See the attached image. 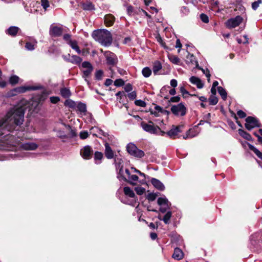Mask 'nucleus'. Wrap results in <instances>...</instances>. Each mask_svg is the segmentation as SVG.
Segmentation results:
<instances>
[{
	"instance_id": "obj_43",
	"label": "nucleus",
	"mask_w": 262,
	"mask_h": 262,
	"mask_svg": "<svg viewBox=\"0 0 262 262\" xmlns=\"http://www.w3.org/2000/svg\"><path fill=\"white\" fill-rule=\"evenodd\" d=\"M103 158V155L102 152L97 151L94 153V160L95 161L101 160Z\"/></svg>"
},
{
	"instance_id": "obj_17",
	"label": "nucleus",
	"mask_w": 262,
	"mask_h": 262,
	"mask_svg": "<svg viewBox=\"0 0 262 262\" xmlns=\"http://www.w3.org/2000/svg\"><path fill=\"white\" fill-rule=\"evenodd\" d=\"M81 8L85 11H92L95 9L94 4H93L90 1H86L85 2H81L80 3Z\"/></svg>"
},
{
	"instance_id": "obj_37",
	"label": "nucleus",
	"mask_w": 262,
	"mask_h": 262,
	"mask_svg": "<svg viewBox=\"0 0 262 262\" xmlns=\"http://www.w3.org/2000/svg\"><path fill=\"white\" fill-rule=\"evenodd\" d=\"M19 80V78L18 76L16 75H12L9 78V82L12 85H14L18 83Z\"/></svg>"
},
{
	"instance_id": "obj_18",
	"label": "nucleus",
	"mask_w": 262,
	"mask_h": 262,
	"mask_svg": "<svg viewBox=\"0 0 262 262\" xmlns=\"http://www.w3.org/2000/svg\"><path fill=\"white\" fill-rule=\"evenodd\" d=\"M189 80L191 83L196 85L198 89H202L204 86V83L199 77L196 76H191Z\"/></svg>"
},
{
	"instance_id": "obj_25",
	"label": "nucleus",
	"mask_w": 262,
	"mask_h": 262,
	"mask_svg": "<svg viewBox=\"0 0 262 262\" xmlns=\"http://www.w3.org/2000/svg\"><path fill=\"white\" fill-rule=\"evenodd\" d=\"M118 161H117L116 158H114V162L116 164V167L117 169H119V174H121L123 172V160L121 159H118Z\"/></svg>"
},
{
	"instance_id": "obj_38",
	"label": "nucleus",
	"mask_w": 262,
	"mask_h": 262,
	"mask_svg": "<svg viewBox=\"0 0 262 262\" xmlns=\"http://www.w3.org/2000/svg\"><path fill=\"white\" fill-rule=\"evenodd\" d=\"M104 75V72L102 70H97L95 74V78L96 80H101L102 79Z\"/></svg>"
},
{
	"instance_id": "obj_2",
	"label": "nucleus",
	"mask_w": 262,
	"mask_h": 262,
	"mask_svg": "<svg viewBox=\"0 0 262 262\" xmlns=\"http://www.w3.org/2000/svg\"><path fill=\"white\" fill-rule=\"evenodd\" d=\"M93 38L102 45L108 47L113 41L112 35L106 29H98L94 30L92 34Z\"/></svg>"
},
{
	"instance_id": "obj_5",
	"label": "nucleus",
	"mask_w": 262,
	"mask_h": 262,
	"mask_svg": "<svg viewBox=\"0 0 262 262\" xmlns=\"http://www.w3.org/2000/svg\"><path fill=\"white\" fill-rule=\"evenodd\" d=\"M246 123L245 127L248 130H251L255 127H260L262 126L259 120L254 117L248 116L245 119Z\"/></svg>"
},
{
	"instance_id": "obj_59",
	"label": "nucleus",
	"mask_w": 262,
	"mask_h": 262,
	"mask_svg": "<svg viewBox=\"0 0 262 262\" xmlns=\"http://www.w3.org/2000/svg\"><path fill=\"white\" fill-rule=\"evenodd\" d=\"M71 35L69 34H65L63 36V39L67 41V42H70V41H72L71 39Z\"/></svg>"
},
{
	"instance_id": "obj_56",
	"label": "nucleus",
	"mask_w": 262,
	"mask_h": 262,
	"mask_svg": "<svg viewBox=\"0 0 262 262\" xmlns=\"http://www.w3.org/2000/svg\"><path fill=\"white\" fill-rule=\"evenodd\" d=\"M170 217L171 214H165V215L164 216L162 220L165 224H168Z\"/></svg>"
},
{
	"instance_id": "obj_29",
	"label": "nucleus",
	"mask_w": 262,
	"mask_h": 262,
	"mask_svg": "<svg viewBox=\"0 0 262 262\" xmlns=\"http://www.w3.org/2000/svg\"><path fill=\"white\" fill-rule=\"evenodd\" d=\"M217 91L223 100H226L227 98V93L225 89L220 86L217 88Z\"/></svg>"
},
{
	"instance_id": "obj_55",
	"label": "nucleus",
	"mask_w": 262,
	"mask_h": 262,
	"mask_svg": "<svg viewBox=\"0 0 262 262\" xmlns=\"http://www.w3.org/2000/svg\"><path fill=\"white\" fill-rule=\"evenodd\" d=\"M237 115L240 118H244L246 117V114L242 110H238L237 112Z\"/></svg>"
},
{
	"instance_id": "obj_19",
	"label": "nucleus",
	"mask_w": 262,
	"mask_h": 262,
	"mask_svg": "<svg viewBox=\"0 0 262 262\" xmlns=\"http://www.w3.org/2000/svg\"><path fill=\"white\" fill-rule=\"evenodd\" d=\"M19 30V28L16 26H11L6 31V33L7 34L11 36L12 37H14L16 36L18 31Z\"/></svg>"
},
{
	"instance_id": "obj_3",
	"label": "nucleus",
	"mask_w": 262,
	"mask_h": 262,
	"mask_svg": "<svg viewBox=\"0 0 262 262\" xmlns=\"http://www.w3.org/2000/svg\"><path fill=\"white\" fill-rule=\"evenodd\" d=\"M41 89L40 86H21L15 88H14L10 90L8 92V95L9 97H13L16 96L19 94L25 93L28 91L31 90H37Z\"/></svg>"
},
{
	"instance_id": "obj_47",
	"label": "nucleus",
	"mask_w": 262,
	"mask_h": 262,
	"mask_svg": "<svg viewBox=\"0 0 262 262\" xmlns=\"http://www.w3.org/2000/svg\"><path fill=\"white\" fill-rule=\"evenodd\" d=\"M200 17L202 22L204 23H208L209 22V17L206 14L202 13Z\"/></svg>"
},
{
	"instance_id": "obj_54",
	"label": "nucleus",
	"mask_w": 262,
	"mask_h": 262,
	"mask_svg": "<svg viewBox=\"0 0 262 262\" xmlns=\"http://www.w3.org/2000/svg\"><path fill=\"white\" fill-rule=\"evenodd\" d=\"M124 91L126 92H129L132 91L133 90V86L130 83H127L125 85L124 87Z\"/></svg>"
},
{
	"instance_id": "obj_52",
	"label": "nucleus",
	"mask_w": 262,
	"mask_h": 262,
	"mask_svg": "<svg viewBox=\"0 0 262 262\" xmlns=\"http://www.w3.org/2000/svg\"><path fill=\"white\" fill-rule=\"evenodd\" d=\"M41 4L45 10H47V9L50 6L48 0H41Z\"/></svg>"
},
{
	"instance_id": "obj_64",
	"label": "nucleus",
	"mask_w": 262,
	"mask_h": 262,
	"mask_svg": "<svg viewBox=\"0 0 262 262\" xmlns=\"http://www.w3.org/2000/svg\"><path fill=\"white\" fill-rule=\"evenodd\" d=\"M181 11L185 14H187L189 11V9L185 6L182 7Z\"/></svg>"
},
{
	"instance_id": "obj_20",
	"label": "nucleus",
	"mask_w": 262,
	"mask_h": 262,
	"mask_svg": "<svg viewBox=\"0 0 262 262\" xmlns=\"http://www.w3.org/2000/svg\"><path fill=\"white\" fill-rule=\"evenodd\" d=\"M238 134L242 137L245 139L247 141H252L253 138L251 137V135L248 132L245 131L244 129L242 128H239L238 130Z\"/></svg>"
},
{
	"instance_id": "obj_45",
	"label": "nucleus",
	"mask_w": 262,
	"mask_h": 262,
	"mask_svg": "<svg viewBox=\"0 0 262 262\" xmlns=\"http://www.w3.org/2000/svg\"><path fill=\"white\" fill-rule=\"evenodd\" d=\"M135 190L138 195H142L145 192V189L142 187H137L135 188Z\"/></svg>"
},
{
	"instance_id": "obj_13",
	"label": "nucleus",
	"mask_w": 262,
	"mask_h": 262,
	"mask_svg": "<svg viewBox=\"0 0 262 262\" xmlns=\"http://www.w3.org/2000/svg\"><path fill=\"white\" fill-rule=\"evenodd\" d=\"M63 29L57 26L51 25L50 28L49 34L52 37H58L62 35Z\"/></svg>"
},
{
	"instance_id": "obj_16",
	"label": "nucleus",
	"mask_w": 262,
	"mask_h": 262,
	"mask_svg": "<svg viewBox=\"0 0 262 262\" xmlns=\"http://www.w3.org/2000/svg\"><path fill=\"white\" fill-rule=\"evenodd\" d=\"M151 183L154 187L159 190L163 191L165 189L164 184L158 179L156 178H151L150 180Z\"/></svg>"
},
{
	"instance_id": "obj_12",
	"label": "nucleus",
	"mask_w": 262,
	"mask_h": 262,
	"mask_svg": "<svg viewBox=\"0 0 262 262\" xmlns=\"http://www.w3.org/2000/svg\"><path fill=\"white\" fill-rule=\"evenodd\" d=\"M81 66L83 68L86 69V70H83L82 72V77L84 78L86 80V78L89 77L91 75L92 72L94 70V67L89 61L83 62L81 64Z\"/></svg>"
},
{
	"instance_id": "obj_61",
	"label": "nucleus",
	"mask_w": 262,
	"mask_h": 262,
	"mask_svg": "<svg viewBox=\"0 0 262 262\" xmlns=\"http://www.w3.org/2000/svg\"><path fill=\"white\" fill-rule=\"evenodd\" d=\"M98 133L99 135H102L105 137H106L109 135L108 133L104 132L103 130L100 128H98Z\"/></svg>"
},
{
	"instance_id": "obj_32",
	"label": "nucleus",
	"mask_w": 262,
	"mask_h": 262,
	"mask_svg": "<svg viewBox=\"0 0 262 262\" xmlns=\"http://www.w3.org/2000/svg\"><path fill=\"white\" fill-rule=\"evenodd\" d=\"M123 191L124 194L130 197V198H134L135 196V194L134 191L130 189L129 187L126 186L123 188Z\"/></svg>"
},
{
	"instance_id": "obj_44",
	"label": "nucleus",
	"mask_w": 262,
	"mask_h": 262,
	"mask_svg": "<svg viewBox=\"0 0 262 262\" xmlns=\"http://www.w3.org/2000/svg\"><path fill=\"white\" fill-rule=\"evenodd\" d=\"M125 97H127L130 100H134L137 97V93L136 91H133L128 93Z\"/></svg>"
},
{
	"instance_id": "obj_9",
	"label": "nucleus",
	"mask_w": 262,
	"mask_h": 262,
	"mask_svg": "<svg viewBox=\"0 0 262 262\" xmlns=\"http://www.w3.org/2000/svg\"><path fill=\"white\" fill-rule=\"evenodd\" d=\"M243 18L240 15H237L234 18L228 19L226 23V27L228 29L234 28L238 26L243 21Z\"/></svg>"
},
{
	"instance_id": "obj_39",
	"label": "nucleus",
	"mask_w": 262,
	"mask_h": 262,
	"mask_svg": "<svg viewBox=\"0 0 262 262\" xmlns=\"http://www.w3.org/2000/svg\"><path fill=\"white\" fill-rule=\"evenodd\" d=\"M174 125H173L172 126L171 129L170 130L166 132V135L172 139H175L176 136L178 135L174 130Z\"/></svg>"
},
{
	"instance_id": "obj_58",
	"label": "nucleus",
	"mask_w": 262,
	"mask_h": 262,
	"mask_svg": "<svg viewBox=\"0 0 262 262\" xmlns=\"http://www.w3.org/2000/svg\"><path fill=\"white\" fill-rule=\"evenodd\" d=\"M116 96L119 97L120 101L122 100L123 96H126V95L123 91H119L116 94Z\"/></svg>"
},
{
	"instance_id": "obj_51",
	"label": "nucleus",
	"mask_w": 262,
	"mask_h": 262,
	"mask_svg": "<svg viewBox=\"0 0 262 262\" xmlns=\"http://www.w3.org/2000/svg\"><path fill=\"white\" fill-rule=\"evenodd\" d=\"M50 101L53 104H56L60 101V98L58 96H52L50 98Z\"/></svg>"
},
{
	"instance_id": "obj_36",
	"label": "nucleus",
	"mask_w": 262,
	"mask_h": 262,
	"mask_svg": "<svg viewBox=\"0 0 262 262\" xmlns=\"http://www.w3.org/2000/svg\"><path fill=\"white\" fill-rule=\"evenodd\" d=\"M218 98L215 95H211L208 99L209 105H216L218 102Z\"/></svg>"
},
{
	"instance_id": "obj_34",
	"label": "nucleus",
	"mask_w": 262,
	"mask_h": 262,
	"mask_svg": "<svg viewBox=\"0 0 262 262\" xmlns=\"http://www.w3.org/2000/svg\"><path fill=\"white\" fill-rule=\"evenodd\" d=\"M77 107L78 110L81 113H85L86 112V104L81 102H79L78 103Z\"/></svg>"
},
{
	"instance_id": "obj_41",
	"label": "nucleus",
	"mask_w": 262,
	"mask_h": 262,
	"mask_svg": "<svg viewBox=\"0 0 262 262\" xmlns=\"http://www.w3.org/2000/svg\"><path fill=\"white\" fill-rule=\"evenodd\" d=\"M64 105L69 106L70 108H74L76 107V104L75 101L71 99H67L64 102Z\"/></svg>"
},
{
	"instance_id": "obj_30",
	"label": "nucleus",
	"mask_w": 262,
	"mask_h": 262,
	"mask_svg": "<svg viewBox=\"0 0 262 262\" xmlns=\"http://www.w3.org/2000/svg\"><path fill=\"white\" fill-rule=\"evenodd\" d=\"M68 44L73 49L75 50L77 53H81V50L77 45V41L76 40L70 41V42H68Z\"/></svg>"
},
{
	"instance_id": "obj_4",
	"label": "nucleus",
	"mask_w": 262,
	"mask_h": 262,
	"mask_svg": "<svg viewBox=\"0 0 262 262\" xmlns=\"http://www.w3.org/2000/svg\"><path fill=\"white\" fill-rule=\"evenodd\" d=\"M126 150L129 155L137 158H141L145 155L144 152L138 149L136 145L133 143H129L127 145Z\"/></svg>"
},
{
	"instance_id": "obj_48",
	"label": "nucleus",
	"mask_w": 262,
	"mask_h": 262,
	"mask_svg": "<svg viewBox=\"0 0 262 262\" xmlns=\"http://www.w3.org/2000/svg\"><path fill=\"white\" fill-rule=\"evenodd\" d=\"M124 84V81L122 79H117L114 81V85L116 86H121Z\"/></svg>"
},
{
	"instance_id": "obj_8",
	"label": "nucleus",
	"mask_w": 262,
	"mask_h": 262,
	"mask_svg": "<svg viewBox=\"0 0 262 262\" xmlns=\"http://www.w3.org/2000/svg\"><path fill=\"white\" fill-rule=\"evenodd\" d=\"M148 123L149 124H147L144 121L141 122V126L144 130L150 134H158V129H160V127L158 126H155L153 122L151 121H149Z\"/></svg>"
},
{
	"instance_id": "obj_35",
	"label": "nucleus",
	"mask_w": 262,
	"mask_h": 262,
	"mask_svg": "<svg viewBox=\"0 0 262 262\" xmlns=\"http://www.w3.org/2000/svg\"><path fill=\"white\" fill-rule=\"evenodd\" d=\"M142 74L144 77H149L151 74V70L149 67H145L142 70Z\"/></svg>"
},
{
	"instance_id": "obj_40",
	"label": "nucleus",
	"mask_w": 262,
	"mask_h": 262,
	"mask_svg": "<svg viewBox=\"0 0 262 262\" xmlns=\"http://www.w3.org/2000/svg\"><path fill=\"white\" fill-rule=\"evenodd\" d=\"M159 193H153L151 192L147 194L146 196V199L149 201V202H152L156 200V198L159 195Z\"/></svg>"
},
{
	"instance_id": "obj_63",
	"label": "nucleus",
	"mask_w": 262,
	"mask_h": 262,
	"mask_svg": "<svg viewBox=\"0 0 262 262\" xmlns=\"http://www.w3.org/2000/svg\"><path fill=\"white\" fill-rule=\"evenodd\" d=\"M117 71L121 75L123 76L126 74V72L123 69L117 67Z\"/></svg>"
},
{
	"instance_id": "obj_42",
	"label": "nucleus",
	"mask_w": 262,
	"mask_h": 262,
	"mask_svg": "<svg viewBox=\"0 0 262 262\" xmlns=\"http://www.w3.org/2000/svg\"><path fill=\"white\" fill-rule=\"evenodd\" d=\"M188 55L186 56V58L189 62L192 64H194V63L197 61L196 60L195 57L194 56L193 54H190L189 52H188Z\"/></svg>"
},
{
	"instance_id": "obj_24",
	"label": "nucleus",
	"mask_w": 262,
	"mask_h": 262,
	"mask_svg": "<svg viewBox=\"0 0 262 262\" xmlns=\"http://www.w3.org/2000/svg\"><path fill=\"white\" fill-rule=\"evenodd\" d=\"M162 68V64L159 60L155 61L153 63L152 70L154 74L157 75Z\"/></svg>"
},
{
	"instance_id": "obj_53",
	"label": "nucleus",
	"mask_w": 262,
	"mask_h": 262,
	"mask_svg": "<svg viewBox=\"0 0 262 262\" xmlns=\"http://www.w3.org/2000/svg\"><path fill=\"white\" fill-rule=\"evenodd\" d=\"M181 100V98L179 96H173L170 98L169 100V102H179Z\"/></svg>"
},
{
	"instance_id": "obj_23",
	"label": "nucleus",
	"mask_w": 262,
	"mask_h": 262,
	"mask_svg": "<svg viewBox=\"0 0 262 262\" xmlns=\"http://www.w3.org/2000/svg\"><path fill=\"white\" fill-rule=\"evenodd\" d=\"M248 145L249 148L253 151L254 154L262 160V152H260L258 149H257L253 145L250 144L249 143H248L247 142H245Z\"/></svg>"
},
{
	"instance_id": "obj_1",
	"label": "nucleus",
	"mask_w": 262,
	"mask_h": 262,
	"mask_svg": "<svg viewBox=\"0 0 262 262\" xmlns=\"http://www.w3.org/2000/svg\"><path fill=\"white\" fill-rule=\"evenodd\" d=\"M27 105L21 104L17 107L9 111L7 114L8 118L10 121H13L12 124H5V122L0 121V131L12 132L15 129L17 126L21 125L24 121V114L27 108Z\"/></svg>"
},
{
	"instance_id": "obj_46",
	"label": "nucleus",
	"mask_w": 262,
	"mask_h": 262,
	"mask_svg": "<svg viewBox=\"0 0 262 262\" xmlns=\"http://www.w3.org/2000/svg\"><path fill=\"white\" fill-rule=\"evenodd\" d=\"M135 104L137 106L141 107H145L146 106V103L142 100H136L135 101Z\"/></svg>"
},
{
	"instance_id": "obj_15",
	"label": "nucleus",
	"mask_w": 262,
	"mask_h": 262,
	"mask_svg": "<svg viewBox=\"0 0 262 262\" xmlns=\"http://www.w3.org/2000/svg\"><path fill=\"white\" fill-rule=\"evenodd\" d=\"M105 150L104 154L106 158L108 159H112L114 158V151L112 149L110 144L107 142L104 144Z\"/></svg>"
},
{
	"instance_id": "obj_26",
	"label": "nucleus",
	"mask_w": 262,
	"mask_h": 262,
	"mask_svg": "<svg viewBox=\"0 0 262 262\" xmlns=\"http://www.w3.org/2000/svg\"><path fill=\"white\" fill-rule=\"evenodd\" d=\"M156 40L157 42H158L160 45L165 50H171L170 48H169L168 47H167L165 42L163 40L160 34L158 33L157 36H156Z\"/></svg>"
},
{
	"instance_id": "obj_21",
	"label": "nucleus",
	"mask_w": 262,
	"mask_h": 262,
	"mask_svg": "<svg viewBox=\"0 0 262 262\" xmlns=\"http://www.w3.org/2000/svg\"><path fill=\"white\" fill-rule=\"evenodd\" d=\"M183 252L179 248H176L174 249V253L172 255V257L177 260H180L183 258Z\"/></svg>"
},
{
	"instance_id": "obj_28",
	"label": "nucleus",
	"mask_w": 262,
	"mask_h": 262,
	"mask_svg": "<svg viewBox=\"0 0 262 262\" xmlns=\"http://www.w3.org/2000/svg\"><path fill=\"white\" fill-rule=\"evenodd\" d=\"M82 59L79 56L77 55H72L71 58L69 60V61L75 64H80Z\"/></svg>"
},
{
	"instance_id": "obj_6",
	"label": "nucleus",
	"mask_w": 262,
	"mask_h": 262,
	"mask_svg": "<svg viewBox=\"0 0 262 262\" xmlns=\"http://www.w3.org/2000/svg\"><path fill=\"white\" fill-rule=\"evenodd\" d=\"M158 204L160 206V210L161 213H172L170 210V203L166 198H159L157 201Z\"/></svg>"
},
{
	"instance_id": "obj_57",
	"label": "nucleus",
	"mask_w": 262,
	"mask_h": 262,
	"mask_svg": "<svg viewBox=\"0 0 262 262\" xmlns=\"http://www.w3.org/2000/svg\"><path fill=\"white\" fill-rule=\"evenodd\" d=\"M127 13L129 15H131L132 14H133L134 13H135V11H134V7L131 6V5H129L127 7Z\"/></svg>"
},
{
	"instance_id": "obj_33",
	"label": "nucleus",
	"mask_w": 262,
	"mask_h": 262,
	"mask_svg": "<svg viewBox=\"0 0 262 262\" xmlns=\"http://www.w3.org/2000/svg\"><path fill=\"white\" fill-rule=\"evenodd\" d=\"M180 92L182 93V96L184 98H186L187 97V96H186V95H190L191 96H197L195 94H190L188 91H187L185 88H184V86H181L180 88Z\"/></svg>"
},
{
	"instance_id": "obj_27",
	"label": "nucleus",
	"mask_w": 262,
	"mask_h": 262,
	"mask_svg": "<svg viewBox=\"0 0 262 262\" xmlns=\"http://www.w3.org/2000/svg\"><path fill=\"white\" fill-rule=\"evenodd\" d=\"M60 94L64 98H68L71 95L70 90L67 88H63L60 89Z\"/></svg>"
},
{
	"instance_id": "obj_10",
	"label": "nucleus",
	"mask_w": 262,
	"mask_h": 262,
	"mask_svg": "<svg viewBox=\"0 0 262 262\" xmlns=\"http://www.w3.org/2000/svg\"><path fill=\"white\" fill-rule=\"evenodd\" d=\"M104 55L106 57L107 65L113 67L118 62V59L115 54L111 51H107L104 52Z\"/></svg>"
},
{
	"instance_id": "obj_14",
	"label": "nucleus",
	"mask_w": 262,
	"mask_h": 262,
	"mask_svg": "<svg viewBox=\"0 0 262 262\" xmlns=\"http://www.w3.org/2000/svg\"><path fill=\"white\" fill-rule=\"evenodd\" d=\"M115 21V16L112 14H106L104 17V22L105 25L107 27L112 26Z\"/></svg>"
},
{
	"instance_id": "obj_7",
	"label": "nucleus",
	"mask_w": 262,
	"mask_h": 262,
	"mask_svg": "<svg viewBox=\"0 0 262 262\" xmlns=\"http://www.w3.org/2000/svg\"><path fill=\"white\" fill-rule=\"evenodd\" d=\"M170 110L175 116L180 115L181 116H184L187 113V108L185 106L183 103H180L177 105H172Z\"/></svg>"
},
{
	"instance_id": "obj_62",
	"label": "nucleus",
	"mask_w": 262,
	"mask_h": 262,
	"mask_svg": "<svg viewBox=\"0 0 262 262\" xmlns=\"http://www.w3.org/2000/svg\"><path fill=\"white\" fill-rule=\"evenodd\" d=\"M182 127H183V125H178V126H175L174 125V130L177 133V134L178 135L179 133H181L182 132V130L181 129V128Z\"/></svg>"
},
{
	"instance_id": "obj_11",
	"label": "nucleus",
	"mask_w": 262,
	"mask_h": 262,
	"mask_svg": "<svg viewBox=\"0 0 262 262\" xmlns=\"http://www.w3.org/2000/svg\"><path fill=\"white\" fill-rule=\"evenodd\" d=\"M80 154L84 159L90 160L93 157V149L91 146L86 145L80 150Z\"/></svg>"
},
{
	"instance_id": "obj_49",
	"label": "nucleus",
	"mask_w": 262,
	"mask_h": 262,
	"mask_svg": "<svg viewBox=\"0 0 262 262\" xmlns=\"http://www.w3.org/2000/svg\"><path fill=\"white\" fill-rule=\"evenodd\" d=\"M25 48L30 51H32L35 49L34 45L31 42H27L25 45Z\"/></svg>"
},
{
	"instance_id": "obj_60",
	"label": "nucleus",
	"mask_w": 262,
	"mask_h": 262,
	"mask_svg": "<svg viewBox=\"0 0 262 262\" xmlns=\"http://www.w3.org/2000/svg\"><path fill=\"white\" fill-rule=\"evenodd\" d=\"M68 127L70 129V135L72 138L75 137L77 136V134L75 130L72 129L70 125H68Z\"/></svg>"
},
{
	"instance_id": "obj_50",
	"label": "nucleus",
	"mask_w": 262,
	"mask_h": 262,
	"mask_svg": "<svg viewBox=\"0 0 262 262\" xmlns=\"http://www.w3.org/2000/svg\"><path fill=\"white\" fill-rule=\"evenodd\" d=\"M89 136V134L87 131H82L80 133L79 137L81 139H85Z\"/></svg>"
},
{
	"instance_id": "obj_22",
	"label": "nucleus",
	"mask_w": 262,
	"mask_h": 262,
	"mask_svg": "<svg viewBox=\"0 0 262 262\" xmlns=\"http://www.w3.org/2000/svg\"><path fill=\"white\" fill-rule=\"evenodd\" d=\"M168 58L172 63L177 65H182L181 60L177 56L169 54L168 55Z\"/></svg>"
},
{
	"instance_id": "obj_31",
	"label": "nucleus",
	"mask_w": 262,
	"mask_h": 262,
	"mask_svg": "<svg viewBox=\"0 0 262 262\" xmlns=\"http://www.w3.org/2000/svg\"><path fill=\"white\" fill-rule=\"evenodd\" d=\"M23 147L26 150H35L38 146L34 143H28L23 144Z\"/></svg>"
}]
</instances>
